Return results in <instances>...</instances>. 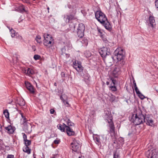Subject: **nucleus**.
Masks as SVG:
<instances>
[{"mask_svg":"<svg viewBox=\"0 0 158 158\" xmlns=\"http://www.w3.org/2000/svg\"><path fill=\"white\" fill-rule=\"evenodd\" d=\"M132 119V121L135 125L142 124L144 122V115L142 114H134Z\"/></svg>","mask_w":158,"mask_h":158,"instance_id":"f257e3e1","label":"nucleus"},{"mask_svg":"<svg viewBox=\"0 0 158 158\" xmlns=\"http://www.w3.org/2000/svg\"><path fill=\"white\" fill-rule=\"evenodd\" d=\"M125 52L123 49L121 48H117L114 52V56H111L112 58H116L118 62L121 61L123 58Z\"/></svg>","mask_w":158,"mask_h":158,"instance_id":"f03ea898","label":"nucleus"},{"mask_svg":"<svg viewBox=\"0 0 158 158\" xmlns=\"http://www.w3.org/2000/svg\"><path fill=\"white\" fill-rule=\"evenodd\" d=\"M44 44L48 47L52 46L53 44V39L50 35L45 34L44 35Z\"/></svg>","mask_w":158,"mask_h":158,"instance_id":"7ed1b4c3","label":"nucleus"},{"mask_svg":"<svg viewBox=\"0 0 158 158\" xmlns=\"http://www.w3.org/2000/svg\"><path fill=\"white\" fill-rule=\"evenodd\" d=\"M95 16L98 21L101 23H103L107 19L106 15L100 11H97L95 13Z\"/></svg>","mask_w":158,"mask_h":158,"instance_id":"20e7f679","label":"nucleus"},{"mask_svg":"<svg viewBox=\"0 0 158 158\" xmlns=\"http://www.w3.org/2000/svg\"><path fill=\"white\" fill-rule=\"evenodd\" d=\"M71 147L72 148V149L73 151L79 153L80 152L81 147V144L79 141L74 140L71 143Z\"/></svg>","mask_w":158,"mask_h":158,"instance_id":"39448f33","label":"nucleus"},{"mask_svg":"<svg viewBox=\"0 0 158 158\" xmlns=\"http://www.w3.org/2000/svg\"><path fill=\"white\" fill-rule=\"evenodd\" d=\"M145 155L148 158H158V154L155 149L148 150Z\"/></svg>","mask_w":158,"mask_h":158,"instance_id":"423d86ee","label":"nucleus"},{"mask_svg":"<svg viewBox=\"0 0 158 158\" xmlns=\"http://www.w3.org/2000/svg\"><path fill=\"white\" fill-rule=\"evenodd\" d=\"M99 52L102 57L105 58L107 56L110 55V49L106 47H103L99 50Z\"/></svg>","mask_w":158,"mask_h":158,"instance_id":"0eeeda50","label":"nucleus"},{"mask_svg":"<svg viewBox=\"0 0 158 158\" xmlns=\"http://www.w3.org/2000/svg\"><path fill=\"white\" fill-rule=\"evenodd\" d=\"M73 67L78 72H82L83 70V67L81 65L80 62L77 60H75L73 62Z\"/></svg>","mask_w":158,"mask_h":158,"instance_id":"6e6552de","label":"nucleus"},{"mask_svg":"<svg viewBox=\"0 0 158 158\" xmlns=\"http://www.w3.org/2000/svg\"><path fill=\"white\" fill-rule=\"evenodd\" d=\"M144 122L147 125L152 126L153 124V121L152 116L148 114L144 115Z\"/></svg>","mask_w":158,"mask_h":158,"instance_id":"1a4fd4ad","label":"nucleus"},{"mask_svg":"<svg viewBox=\"0 0 158 158\" xmlns=\"http://www.w3.org/2000/svg\"><path fill=\"white\" fill-rule=\"evenodd\" d=\"M23 129L25 132L27 133L30 134L31 132V125L30 123H23Z\"/></svg>","mask_w":158,"mask_h":158,"instance_id":"9d476101","label":"nucleus"},{"mask_svg":"<svg viewBox=\"0 0 158 158\" xmlns=\"http://www.w3.org/2000/svg\"><path fill=\"white\" fill-rule=\"evenodd\" d=\"M64 124L65 126L66 131L68 135L69 136L74 135L75 134V132L70 127L67 126L65 124Z\"/></svg>","mask_w":158,"mask_h":158,"instance_id":"9b49d317","label":"nucleus"},{"mask_svg":"<svg viewBox=\"0 0 158 158\" xmlns=\"http://www.w3.org/2000/svg\"><path fill=\"white\" fill-rule=\"evenodd\" d=\"M74 18V16L72 15H64V20L66 23H69L70 20L73 19Z\"/></svg>","mask_w":158,"mask_h":158,"instance_id":"f8f14e48","label":"nucleus"},{"mask_svg":"<svg viewBox=\"0 0 158 158\" xmlns=\"http://www.w3.org/2000/svg\"><path fill=\"white\" fill-rule=\"evenodd\" d=\"M25 85L27 89L31 93L33 94L34 93V89L32 85L29 82H25Z\"/></svg>","mask_w":158,"mask_h":158,"instance_id":"ddd939ff","label":"nucleus"},{"mask_svg":"<svg viewBox=\"0 0 158 158\" xmlns=\"http://www.w3.org/2000/svg\"><path fill=\"white\" fill-rule=\"evenodd\" d=\"M104 112L105 114V117L107 119V120L108 119L111 121L112 118L110 112L109 110H108L107 109H106L105 110Z\"/></svg>","mask_w":158,"mask_h":158,"instance_id":"4468645a","label":"nucleus"},{"mask_svg":"<svg viewBox=\"0 0 158 158\" xmlns=\"http://www.w3.org/2000/svg\"><path fill=\"white\" fill-rule=\"evenodd\" d=\"M101 23L103 25L106 29L109 31L111 30V26L110 23L108 21L107 19L106 20V21H105L104 22Z\"/></svg>","mask_w":158,"mask_h":158,"instance_id":"2eb2a0df","label":"nucleus"},{"mask_svg":"<svg viewBox=\"0 0 158 158\" xmlns=\"http://www.w3.org/2000/svg\"><path fill=\"white\" fill-rule=\"evenodd\" d=\"M120 73V70L119 67H115L113 71V74L115 77H117Z\"/></svg>","mask_w":158,"mask_h":158,"instance_id":"dca6fc26","label":"nucleus"},{"mask_svg":"<svg viewBox=\"0 0 158 158\" xmlns=\"http://www.w3.org/2000/svg\"><path fill=\"white\" fill-rule=\"evenodd\" d=\"M5 129L6 131L10 134H12L15 130L14 127L11 125H9L7 127H6Z\"/></svg>","mask_w":158,"mask_h":158,"instance_id":"f3484780","label":"nucleus"},{"mask_svg":"<svg viewBox=\"0 0 158 158\" xmlns=\"http://www.w3.org/2000/svg\"><path fill=\"white\" fill-rule=\"evenodd\" d=\"M24 73L29 75H32L34 73V71L29 68L25 69L23 71Z\"/></svg>","mask_w":158,"mask_h":158,"instance_id":"a211bd4d","label":"nucleus"},{"mask_svg":"<svg viewBox=\"0 0 158 158\" xmlns=\"http://www.w3.org/2000/svg\"><path fill=\"white\" fill-rule=\"evenodd\" d=\"M110 133L112 136L114 135L115 134L114 127L113 123H111L110 124Z\"/></svg>","mask_w":158,"mask_h":158,"instance_id":"6ab92c4d","label":"nucleus"},{"mask_svg":"<svg viewBox=\"0 0 158 158\" xmlns=\"http://www.w3.org/2000/svg\"><path fill=\"white\" fill-rule=\"evenodd\" d=\"M149 21L150 26L153 27L155 25V20L154 19V17L152 16H150L149 18Z\"/></svg>","mask_w":158,"mask_h":158,"instance_id":"aec40b11","label":"nucleus"},{"mask_svg":"<svg viewBox=\"0 0 158 158\" xmlns=\"http://www.w3.org/2000/svg\"><path fill=\"white\" fill-rule=\"evenodd\" d=\"M17 103L20 106H23L25 105L24 100L22 98H19L17 99Z\"/></svg>","mask_w":158,"mask_h":158,"instance_id":"412c9836","label":"nucleus"},{"mask_svg":"<svg viewBox=\"0 0 158 158\" xmlns=\"http://www.w3.org/2000/svg\"><path fill=\"white\" fill-rule=\"evenodd\" d=\"M84 31H81L77 29V32L78 36L80 38L82 37L84 35Z\"/></svg>","mask_w":158,"mask_h":158,"instance_id":"4be33fe9","label":"nucleus"},{"mask_svg":"<svg viewBox=\"0 0 158 158\" xmlns=\"http://www.w3.org/2000/svg\"><path fill=\"white\" fill-rule=\"evenodd\" d=\"M23 151L24 152H26L28 154H30L31 153V150L27 146H25L23 147Z\"/></svg>","mask_w":158,"mask_h":158,"instance_id":"5701e85b","label":"nucleus"},{"mask_svg":"<svg viewBox=\"0 0 158 158\" xmlns=\"http://www.w3.org/2000/svg\"><path fill=\"white\" fill-rule=\"evenodd\" d=\"M77 29L78 30H80L81 31H84L85 29V26L83 24L80 23L79 24Z\"/></svg>","mask_w":158,"mask_h":158,"instance_id":"b1692460","label":"nucleus"},{"mask_svg":"<svg viewBox=\"0 0 158 158\" xmlns=\"http://www.w3.org/2000/svg\"><path fill=\"white\" fill-rule=\"evenodd\" d=\"M64 123H63V125L59 124L57 125V127L61 131L64 132L65 131V128L64 127H65V126L64 125Z\"/></svg>","mask_w":158,"mask_h":158,"instance_id":"393cba45","label":"nucleus"},{"mask_svg":"<svg viewBox=\"0 0 158 158\" xmlns=\"http://www.w3.org/2000/svg\"><path fill=\"white\" fill-rule=\"evenodd\" d=\"M113 158H120L119 153L117 151H116L114 153Z\"/></svg>","mask_w":158,"mask_h":158,"instance_id":"a878e982","label":"nucleus"},{"mask_svg":"<svg viewBox=\"0 0 158 158\" xmlns=\"http://www.w3.org/2000/svg\"><path fill=\"white\" fill-rule=\"evenodd\" d=\"M8 27L9 28L10 30V34H11V36L12 37H14L15 36V31L13 30L12 28L10 29L9 27Z\"/></svg>","mask_w":158,"mask_h":158,"instance_id":"bb28decb","label":"nucleus"},{"mask_svg":"<svg viewBox=\"0 0 158 158\" xmlns=\"http://www.w3.org/2000/svg\"><path fill=\"white\" fill-rule=\"evenodd\" d=\"M3 114L5 115V117L7 118H9V113L7 110H5L3 111Z\"/></svg>","mask_w":158,"mask_h":158,"instance_id":"cd10ccee","label":"nucleus"},{"mask_svg":"<svg viewBox=\"0 0 158 158\" xmlns=\"http://www.w3.org/2000/svg\"><path fill=\"white\" fill-rule=\"evenodd\" d=\"M65 50V49L62 48L61 49V51L62 52L61 53V54L63 55L64 56H65L66 58H69L70 56V55L69 54L65 53H64L63 52V51H64Z\"/></svg>","mask_w":158,"mask_h":158,"instance_id":"c85d7f7f","label":"nucleus"},{"mask_svg":"<svg viewBox=\"0 0 158 158\" xmlns=\"http://www.w3.org/2000/svg\"><path fill=\"white\" fill-rule=\"evenodd\" d=\"M60 98L63 101V103H64L65 100H66V99H67L66 96L64 95H61L60 96Z\"/></svg>","mask_w":158,"mask_h":158,"instance_id":"c756f323","label":"nucleus"},{"mask_svg":"<svg viewBox=\"0 0 158 158\" xmlns=\"http://www.w3.org/2000/svg\"><path fill=\"white\" fill-rule=\"evenodd\" d=\"M41 39V37L40 35H37L35 38V40L38 43H40L41 42L40 40Z\"/></svg>","mask_w":158,"mask_h":158,"instance_id":"7c9ffc66","label":"nucleus"},{"mask_svg":"<svg viewBox=\"0 0 158 158\" xmlns=\"http://www.w3.org/2000/svg\"><path fill=\"white\" fill-rule=\"evenodd\" d=\"M110 100L111 102L114 101L116 98L112 94H111V95L110 96Z\"/></svg>","mask_w":158,"mask_h":158,"instance_id":"2f4dec72","label":"nucleus"},{"mask_svg":"<svg viewBox=\"0 0 158 158\" xmlns=\"http://www.w3.org/2000/svg\"><path fill=\"white\" fill-rule=\"evenodd\" d=\"M25 144V146H27L29 145H30L31 143V141L30 140H28L27 139L25 140L24 141Z\"/></svg>","mask_w":158,"mask_h":158,"instance_id":"473e14b6","label":"nucleus"},{"mask_svg":"<svg viewBox=\"0 0 158 158\" xmlns=\"http://www.w3.org/2000/svg\"><path fill=\"white\" fill-rule=\"evenodd\" d=\"M94 140L95 142H97V144L98 145L100 144L101 143L98 137H96L94 138Z\"/></svg>","mask_w":158,"mask_h":158,"instance_id":"72a5a7b5","label":"nucleus"},{"mask_svg":"<svg viewBox=\"0 0 158 158\" xmlns=\"http://www.w3.org/2000/svg\"><path fill=\"white\" fill-rule=\"evenodd\" d=\"M67 126H74V124L73 123H72L70 120L69 119H68L67 121Z\"/></svg>","mask_w":158,"mask_h":158,"instance_id":"f704fd0d","label":"nucleus"},{"mask_svg":"<svg viewBox=\"0 0 158 158\" xmlns=\"http://www.w3.org/2000/svg\"><path fill=\"white\" fill-rule=\"evenodd\" d=\"M137 94L138 95L139 98L141 99H143L145 98V97L140 92Z\"/></svg>","mask_w":158,"mask_h":158,"instance_id":"c9c22d12","label":"nucleus"},{"mask_svg":"<svg viewBox=\"0 0 158 158\" xmlns=\"http://www.w3.org/2000/svg\"><path fill=\"white\" fill-rule=\"evenodd\" d=\"M40 58V56L37 55H35L34 56V58L35 60L39 59Z\"/></svg>","mask_w":158,"mask_h":158,"instance_id":"e433bc0d","label":"nucleus"},{"mask_svg":"<svg viewBox=\"0 0 158 158\" xmlns=\"http://www.w3.org/2000/svg\"><path fill=\"white\" fill-rule=\"evenodd\" d=\"M110 88L111 90L113 91H115L117 90V89L115 86H111Z\"/></svg>","mask_w":158,"mask_h":158,"instance_id":"4c0bfd02","label":"nucleus"},{"mask_svg":"<svg viewBox=\"0 0 158 158\" xmlns=\"http://www.w3.org/2000/svg\"><path fill=\"white\" fill-rule=\"evenodd\" d=\"M101 136L102 138L103 139L102 142H105L107 140V138L106 136L104 135H102Z\"/></svg>","mask_w":158,"mask_h":158,"instance_id":"58836bf2","label":"nucleus"},{"mask_svg":"<svg viewBox=\"0 0 158 158\" xmlns=\"http://www.w3.org/2000/svg\"><path fill=\"white\" fill-rule=\"evenodd\" d=\"M22 134L23 135V139L24 141L25 140H27V137L26 134L24 133H22Z\"/></svg>","mask_w":158,"mask_h":158,"instance_id":"ea45409f","label":"nucleus"},{"mask_svg":"<svg viewBox=\"0 0 158 158\" xmlns=\"http://www.w3.org/2000/svg\"><path fill=\"white\" fill-rule=\"evenodd\" d=\"M135 89V91L137 94H138L140 92L139 91V90L138 89L137 87H136L134 88Z\"/></svg>","mask_w":158,"mask_h":158,"instance_id":"a19ab883","label":"nucleus"},{"mask_svg":"<svg viewBox=\"0 0 158 158\" xmlns=\"http://www.w3.org/2000/svg\"><path fill=\"white\" fill-rule=\"evenodd\" d=\"M14 155H8L7 158H14Z\"/></svg>","mask_w":158,"mask_h":158,"instance_id":"79ce46f5","label":"nucleus"},{"mask_svg":"<svg viewBox=\"0 0 158 158\" xmlns=\"http://www.w3.org/2000/svg\"><path fill=\"white\" fill-rule=\"evenodd\" d=\"M23 2L28 4H30V2L29 0H23Z\"/></svg>","mask_w":158,"mask_h":158,"instance_id":"37998d69","label":"nucleus"},{"mask_svg":"<svg viewBox=\"0 0 158 158\" xmlns=\"http://www.w3.org/2000/svg\"><path fill=\"white\" fill-rule=\"evenodd\" d=\"M64 105L66 106L67 107L69 106V105L68 102L66 101V100H65L64 103Z\"/></svg>","mask_w":158,"mask_h":158,"instance_id":"c03bdc74","label":"nucleus"},{"mask_svg":"<svg viewBox=\"0 0 158 158\" xmlns=\"http://www.w3.org/2000/svg\"><path fill=\"white\" fill-rule=\"evenodd\" d=\"M21 116L22 118H23L24 123H26V118L22 114H21Z\"/></svg>","mask_w":158,"mask_h":158,"instance_id":"a18cd8bd","label":"nucleus"},{"mask_svg":"<svg viewBox=\"0 0 158 158\" xmlns=\"http://www.w3.org/2000/svg\"><path fill=\"white\" fill-rule=\"evenodd\" d=\"M97 30L98 32L101 35L102 33V30L100 29L99 28H97Z\"/></svg>","mask_w":158,"mask_h":158,"instance_id":"49530a36","label":"nucleus"},{"mask_svg":"<svg viewBox=\"0 0 158 158\" xmlns=\"http://www.w3.org/2000/svg\"><path fill=\"white\" fill-rule=\"evenodd\" d=\"M155 6L157 8H158V0H157L155 2Z\"/></svg>","mask_w":158,"mask_h":158,"instance_id":"de8ad7c7","label":"nucleus"},{"mask_svg":"<svg viewBox=\"0 0 158 158\" xmlns=\"http://www.w3.org/2000/svg\"><path fill=\"white\" fill-rule=\"evenodd\" d=\"M54 143L55 144H58L59 143V140H55L54 141Z\"/></svg>","mask_w":158,"mask_h":158,"instance_id":"09e8293b","label":"nucleus"},{"mask_svg":"<svg viewBox=\"0 0 158 158\" xmlns=\"http://www.w3.org/2000/svg\"><path fill=\"white\" fill-rule=\"evenodd\" d=\"M50 112L51 114H53L54 112V110L52 109H51L50 110Z\"/></svg>","mask_w":158,"mask_h":158,"instance_id":"8fccbe9b","label":"nucleus"},{"mask_svg":"<svg viewBox=\"0 0 158 158\" xmlns=\"http://www.w3.org/2000/svg\"><path fill=\"white\" fill-rule=\"evenodd\" d=\"M61 75L62 77H65V74L63 72H62L61 73Z\"/></svg>","mask_w":158,"mask_h":158,"instance_id":"3c124183","label":"nucleus"},{"mask_svg":"<svg viewBox=\"0 0 158 158\" xmlns=\"http://www.w3.org/2000/svg\"><path fill=\"white\" fill-rule=\"evenodd\" d=\"M133 85H134V88H135V87H137V86H136V83L135 82V81H133Z\"/></svg>","mask_w":158,"mask_h":158,"instance_id":"603ef678","label":"nucleus"},{"mask_svg":"<svg viewBox=\"0 0 158 158\" xmlns=\"http://www.w3.org/2000/svg\"><path fill=\"white\" fill-rule=\"evenodd\" d=\"M112 80V81L113 83V84L114 85L115 84V82H116V80H114V79H111Z\"/></svg>","mask_w":158,"mask_h":158,"instance_id":"864d4df0","label":"nucleus"},{"mask_svg":"<svg viewBox=\"0 0 158 158\" xmlns=\"http://www.w3.org/2000/svg\"><path fill=\"white\" fill-rule=\"evenodd\" d=\"M22 8V10H21L22 12H25L26 10H25L23 6L21 7Z\"/></svg>","mask_w":158,"mask_h":158,"instance_id":"5fc2aeb1","label":"nucleus"},{"mask_svg":"<svg viewBox=\"0 0 158 158\" xmlns=\"http://www.w3.org/2000/svg\"><path fill=\"white\" fill-rule=\"evenodd\" d=\"M106 85H109V82H108V81H107V82H106Z\"/></svg>","mask_w":158,"mask_h":158,"instance_id":"6e6d98bb","label":"nucleus"},{"mask_svg":"<svg viewBox=\"0 0 158 158\" xmlns=\"http://www.w3.org/2000/svg\"><path fill=\"white\" fill-rule=\"evenodd\" d=\"M131 133H129L128 134V135H131Z\"/></svg>","mask_w":158,"mask_h":158,"instance_id":"4d7b16f0","label":"nucleus"},{"mask_svg":"<svg viewBox=\"0 0 158 158\" xmlns=\"http://www.w3.org/2000/svg\"><path fill=\"white\" fill-rule=\"evenodd\" d=\"M47 9H48V10H49V7H48L47 8Z\"/></svg>","mask_w":158,"mask_h":158,"instance_id":"13d9d810","label":"nucleus"},{"mask_svg":"<svg viewBox=\"0 0 158 158\" xmlns=\"http://www.w3.org/2000/svg\"><path fill=\"white\" fill-rule=\"evenodd\" d=\"M55 158L54 157H52V158Z\"/></svg>","mask_w":158,"mask_h":158,"instance_id":"bf43d9fd","label":"nucleus"},{"mask_svg":"<svg viewBox=\"0 0 158 158\" xmlns=\"http://www.w3.org/2000/svg\"><path fill=\"white\" fill-rule=\"evenodd\" d=\"M90 55H89V56H90Z\"/></svg>","mask_w":158,"mask_h":158,"instance_id":"052dcab7","label":"nucleus"},{"mask_svg":"<svg viewBox=\"0 0 158 158\" xmlns=\"http://www.w3.org/2000/svg\"><path fill=\"white\" fill-rule=\"evenodd\" d=\"M79 158H80V157H79Z\"/></svg>","mask_w":158,"mask_h":158,"instance_id":"680f3d73","label":"nucleus"}]
</instances>
